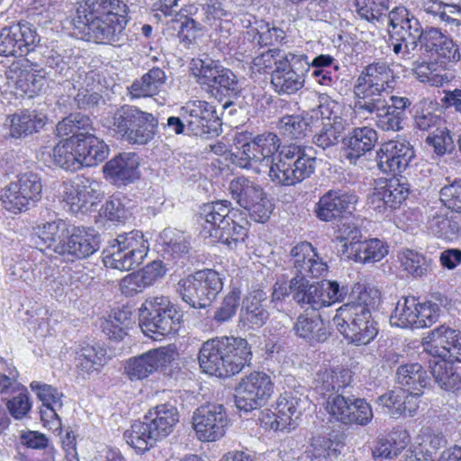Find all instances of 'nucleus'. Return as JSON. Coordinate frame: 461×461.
I'll use <instances>...</instances> for the list:
<instances>
[{"label": "nucleus", "instance_id": "f257e3e1", "mask_svg": "<svg viewBox=\"0 0 461 461\" xmlns=\"http://www.w3.org/2000/svg\"><path fill=\"white\" fill-rule=\"evenodd\" d=\"M252 357L251 346L246 339L223 336L203 342L198 360L204 373L224 378L250 366Z\"/></svg>", "mask_w": 461, "mask_h": 461}, {"label": "nucleus", "instance_id": "f03ea898", "mask_svg": "<svg viewBox=\"0 0 461 461\" xmlns=\"http://www.w3.org/2000/svg\"><path fill=\"white\" fill-rule=\"evenodd\" d=\"M233 143V162L240 167L256 172L260 171L259 166L270 168L282 148L278 136L268 131L258 135L248 131L237 132Z\"/></svg>", "mask_w": 461, "mask_h": 461}, {"label": "nucleus", "instance_id": "7ed1b4c3", "mask_svg": "<svg viewBox=\"0 0 461 461\" xmlns=\"http://www.w3.org/2000/svg\"><path fill=\"white\" fill-rule=\"evenodd\" d=\"M104 125L118 139L132 145H145L158 131V121L150 113L124 104L117 108Z\"/></svg>", "mask_w": 461, "mask_h": 461}, {"label": "nucleus", "instance_id": "20e7f679", "mask_svg": "<svg viewBox=\"0 0 461 461\" xmlns=\"http://www.w3.org/2000/svg\"><path fill=\"white\" fill-rule=\"evenodd\" d=\"M269 169V177L276 185L292 186L309 178L316 168L312 147L283 145Z\"/></svg>", "mask_w": 461, "mask_h": 461}, {"label": "nucleus", "instance_id": "39448f33", "mask_svg": "<svg viewBox=\"0 0 461 461\" xmlns=\"http://www.w3.org/2000/svg\"><path fill=\"white\" fill-rule=\"evenodd\" d=\"M182 319L176 306L164 296L148 298L140 308V326L145 335L155 339L177 332Z\"/></svg>", "mask_w": 461, "mask_h": 461}, {"label": "nucleus", "instance_id": "423d86ee", "mask_svg": "<svg viewBox=\"0 0 461 461\" xmlns=\"http://www.w3.org/2000/svg\"><path fill=\"white\" fill-rule=\"evenodd\" d=\"M148 250V241L141 231L124 232L109 241L104 249L103 262L106 267L129 271L143 262Z\"/></svg>", "mask_w": 461, "mask_h": 461}, {"label": "nucleus", "instance_id": "0eeeda50", "mask_svg": "<svg viewBox=\"0 0 461 461\" xmlns=\"http://www.w3.org/2000/svg\"><path fill=\"white\" fill-rule=\"evenodd\" d=\"M223 288L221 276L212 269H203L181 278L176 293L184 303L194 309H205L217 298Z\"/></svg>", "mask_w": 461, "mask_h": 461}, {"label": "nucleus", "instance_id": "6e6552de", "mask_svg": "<svg viewBox=\"0 0 461 461\" xmlns=\"http://www.w3.org/2000/svg\"><path fill=\"white\" fill-rule=\"evenodd\" d=\"M337 330L349 343L366 346L373 341L378 334V324L372 312L363 308H338L332 318Z\"/></svg>", "mask_w": 461, "mask_h": 461}, {"label": "nucleus", "instance_id": "1a4fd4ad", "mask_svg": "<svg viewBox=\"0 0 461 461\" xmlns=\"http://www.w3.org/2000/svg\"><path fill=\"white\" fill-rule=\"evenodd\" d=\"M76 29L87 41L95 42H118L123 29L121 23L114 24L102 13L94 12L86 4H79L76 8V14L72 18Z\"/></svg>", "mask_w": 461, "mask_h": 461}, {"label": "nucleus", "instance_id": "9d476101", "mask_svg": "<svg viewBox=\"0 0 461 461\" xmlns=\"http://www.w3.org/2000/svg\"><path fill=\"white\" fill-rule=\"evenodd\" d=\"M274 392V383L269 375L254 371L241 378L235 389L234 402L244 413L265 405Z\"/></svg>", "mask_w": 461, "mask_h": 461}, {"label": "nucleus", "instance_id": "9b49d317", "mask_svg": "<svg viewBox=\"0 0 461 461\" xmlns=\"http://www.w3.org/2000/svg\"><path fill=\"white\" fill-rule=\"evenodd\" d=\"M325 410L334 420L351 426H366L374 417L371 405L354 394L335 395L324 403Z\"/></svg>", "mask_w": 461, "mask_h": 461}, {"label": "nucleus", "instance_id": "f8f14e48", "mask_svg": "<svg viewBox=\"0 0 461 461\" xmlns=\"http://www.w3.org/2000/svg\"><path fill=\"white\" fill-rule=\"evenodd\" d=\"M42 184L40 176L33 172H26L5 187L1 195L2 203L7 211L14 213L26 211L41 197Z\"/></svg>", "mask_w": 461, "mask_h": 461}, {"label": "nucleus", "instance_id": "ddd939ff", "mask_svg": "<svg viewBox=\"0 0 461 461\" xmlns=\"http://www.w3.org/2000/svg\"><path fill=\"white\" fill-rule=\"evenodd\" d=\"M180 115L187 122L188 133L210 139L221 131V121L215 107L206 101H189L179 109Z\"/></svg>", "mask_w": 461, "mask_h": 461}, {"label": "nucleus", "instance_id": "4468645a", "mask_svg": "<svg viewBox=\"0 0 461 461\" xmlns=\"http://www.w3.org/2000/svg\"><path fill=\"white\" fill-rule=\"evenodd\" d=\"M41 38L27 23H12L0 29V56L24 57L33 51Z\"/></svg>", "mask_w": 461, "mask_h": 461}, {"label": "nucleus", "instance_id": "2eb2a0df", "mask_svg": "<svg viewBox=\"0 0 461 461\" xmlns=\"http://www.w3.org/2000/svg\"><path fill=\"white\" fill-rule=\"evenodd\" d=\"M192 420L198 439L203 442L219 440L230 425L228 414L221 404L209 403L198 407Z\"/></svg>", "mask_w": 461, "mask_h": 461}, {"label": "nucleus", "instance_id": "dca6fc26", "mask_svg": "<svg viewBox=\"0 0 461 461\" xmlns=\"http://www.w3.org/2000/svg\"><path fill=\"white\" fill-rule=\"evenodd\" d=\"M358 201L354 192L332 189L320 197L315 204L316 217L326 222H339L351 216Z\"/></svg>", "mask_w": 461, "mask_h": 461}, {"label": "nucleus", "instance_id": "f3484780", "mask_svg": "<svg viewBox=\"0 0 461 461\" xmlns=\"http://www.w3.org/2000/svg\"><path fill=\"white\" fill-rule=\"evenodd\" d=\"M388 32L395 41H406V51L417 50L418 40L423 27L419 19L405 6L399 5L388 13Z\"/></svg>", "mask_w": 461, "mask_h": 461}, {"label": "nucleus", "instance_id": "a211bd4d", "mask_svg": "<svg viewBox=\"0 0 461 461\" xmlns=\"http://www.w3.org/2000/svg\"><path fill=\"white\" fill-rule=\"evenodd\" d=\"M424 352L435 359L461 362V331L441 325L430 331Z\"/></svg>", "mask_w": 461, "mask_h": 461}, {"label": "nucleus", "instance_id": "6ab92c4d", "mask_svg": "<svg viewBox=\"0 0 461 461\" xmlns=\"http://www.w3.org/2000/svg\"><path fill=\"white\" fill-rule=\"evenodd\" d=\"M176 356L175 347L150 349L127 361L125 372L131 380H141L170 364Z\"/></svg>", "mask_w": 461, "mask_h": 461}, {"label": "nucleus", "instance_id": "aec40b11", "mask_svg": "<svg viewBox=\"0 0 461 461\" xmlns=\"http://www.w3.org/2000/svg\"><path fill=\"white\" fill-rule=\"evenodd\" d=\"M417 50L442 63L456 62L460 59L458 46L452 39L435 27H426L416 40Z\"/></svg>", "mask_w": 461, "mask_h": 461}, {"label": "nucleus", "instance_id": "412c9836", "mask_svg": "<svg viewBox=\"0 0 461 461\" xmlns=\"http://www.w3.org/2000/svg\"><path fill=\"white\" fill-rule=\"evenodd\" d=\"M72 227L61 219L39 224L33 228V232L28 237V246L41 251L47 249H51L61 256V247L66 244Z\"/></svg>", "mask_w": 461, "mask_h": 461}, {"label": "nucleus", "instance_id": "4be33fe9", "mask_svg": "<svg viewBox=\"0 0 461 461\" xmlns=\"http://www.w3.org/2000/svg\"><path fill=\"white\" fill-rule=\"evenodd\" d=\"M306 403V398L285 392L278 398L272 414H267L263 421L266 426L274 430L294 429L297 425L296 420L301 417Z\"/></svg>", "mask_w": 461, "mask_h": 461}, {"label": "nucleus", "instance_id": "5701e85b", "mask_svg": "<svg viewBox=\"0 0 461 461\" xmlns=\"http://www.w3.org/2000/svg\"><path fill=\"white\" fill-rule=\"evenodd\" d=\"M414 157V149L409 141L390 140L384 143L376 152L377 167L385 174L396 175L404 171Z\"/></svg>", "mask_w": 461, "mask_h": 461}, {"label": "nucleus", "instance_id": "b1692460", "mask_svg": "<svg viewBox=\"0 0 461 461\" xmlns=\"http://www.w3.org/2000/svg\"><path fill=\"white\" fill-rule=\"evenodd\" d=\"M409 194V184L393 177L379 183L375 187L373 194L368 197V203L374 210L384 213L387 210L399 208Z\"/></svg>", "mask_w": 461, "mask_h": 461}, {"label": "nucleus", "instance_id": "393cba45", "mask_svg": "<svg viewBox=\"0 0 461 461\" xmlns=\"http://www.w3.org/2000/svg\"><path fill=\"white\" fill-rule=\"evenodd\" d=\"M289 255L294 277L317 278L328 271L326 262L310 242L303 241L296 244L291 249Z\"/></svg>", "mask_w": 461, "mask_h": 461}, {"label": "nucleus", "instance_id": "a878e982", "mask_svg": "<svg viewBox=\"0 0 461 461\" xmlns=\"http://www.w3.org/2000/svg\"><path fill=\"white\" fill-rule=\"evenodd\" d=\"M100 248V236L95 230L74 226L61 247L62 257L68 260L85 259L95 254Z\"/></svg>", "mask_w": 461, "mask_h": 461}, {"label": "nucleus", "instance_id": "bb28decb", "mask_svg": "<svg viewBox=\"0 0 461 461\" xmlns=\"http://www.w3.org/2000/svg\"><path fill=\"white\" fill-rule=\"evenodd\" d=\"M270 316L267 307V294L262 289L250 291L242 300L240 323L247 329L263 327Z\"/></svg>", "mask_w": 461, "mask_h": 461}, {"label": "nucleus", "instance_id": "cd10ccee", "mask_svg": "<svg viewBox=\"0 0 461 461\" xmlns=\"http://www.w3.org/2000/svg\"><path fill=\"white\" fill-rule=\"evenodd\" d=\"M224 73L225 76L221 77L217 89L212 92V96L222 103V109L225 112L230 107L244 109L249 106V101L254 99L253 95L246 93L231 69L228 68Z\"/></svg>", "mask_w": 461, "mask_h": 461}, {"label": "nucleus", "instance_id": "c85d7f7f", "mask_svg": "<svg viewBox=\"0 0 461 461\" xmlns=\"http://www.w3.org/2000/svg\"><path fill=\"white\" fill-rule=\"evenodd\" d=\"M140 157L134 152L121 153L103 167L104 176L113 184L127 185L140 176L138 167Z\"/></svg>", "mask_w": 461, "mask_h": 461}, {"label": "nucleus", "instance_id": "c756f323", "mask_svg": "<svg viewBox=\"0 0 461 461\" xmlns=\"http://www.w3.org/2000/svg\"><path fill=\"white\" fill-rule=\"evenodd\" d=\"M377 141L378 133L370 126L355 127L342 139L346 157L354 163L372 151Z\"/></svg>", "mask_w": 461, "mask_h": 461}, {"label": "nucleus", "instance_id": "7c9ffc66", "mask_svg": "<svg viewBox=\"0 0 461 461\" xmlns=\"http://www.w3.org/2000/svg\"><path fill=\"white\" fill-rule=\"evenodd\" d=\"M249 232V221L246 213L239 210V216L227 217L220 226L209 229V234L215 240L221 242L230 249H236L245 241Z\"/></svg>", "mask_w": 461, "mask_h": 461}, {"label": "nucleus", "instance_id": "2f4dec72", "mask_svg": "<svg viewBox=\"0 0 461 461\" xmlns=\"http://www.w3.org/2000/svg\"><path fill=\"white\" fill-rule=\"evenodd\" d=\"M293 330L296 336L312 346L325 342L331 334L329 323L320 314H300Z\"/></svg>", "mask_w": 461, "mask_h": 461}, {"label": "nucleus", "instance_id": "473e14b6", "mask_svg": "<svg viewBox=\"0 0 461 461\" xmlns=\"http://www.w3.org/2000/svg\"><path fill=\"white\" fill-rule=\"evenodd\" d=\"M69 82L73 88L77 91L74 96V102L77 108L86 110L99 104L102 95L95 91L98 83L95 82L92 71H73Z\"/></svg>", "mask_w": 461, "mask_h": 461}, {"label": "nucleus", "instance_id": "72a5a7b5", "mask_svg": "<svg viewBox=\"0 0 461 461\" xmlns=\"http://www.w3.org/2000/svg\"><path fill=\"white\" fill-rule=\"evenodd\" d=\"M143 419L153 434L161 440L167 437L179 420L176 407L170 402L158 404L149 411Z\"/></svg>", "mask_w": 461, "mask_h": 461}, {"label": "nucleus", "instance_id": "f704fd0d", "mask_svg": "<svg viewBox=\"0 0 461 461\" xmlns=\"http://www.w3.org/2000/svg\"><path fill=\"white\" fill-rule=\"evenodd\" d=\"M228 68L221 65V61L212 59L208 55L193 59V74L197 83L212 95V92L221 84V77L225 76L224 71Z\"/></svg>", "mask_w": 461, "mask_h": 461}, {"label": "nucleus", "instance_id": "c9c22d12", "mask_svg": "<svg viewBox=\"0 0 461 461\" xmlns=\"http://www.w3.org/2000/svg\"><path fill=\"white\" fill-rule=\"evenodd\" d=\"M30 387L36 393L37 397L42 402V406L45 407V410H41V419H53L51 420V428L55 430H61V421L58 415V411L63 406L61 400L63 393H59L58 389L52 385L38 381L32 382Z\"/></svg>", "mask_w": 461, "mask_h": 461}, {"label": "nucleus", "instance_id": "e433bc0d", "mask_svg": "<svg viewBox=\"0 0 461 461\" xmlns=\"http://www.w3.org/2000/svg\"><path fill=\"white\" fill-rule=\"evenodd\" d=\"M47 117L35 110H23L7 116L10 136L24 138L40 131L46 124Z\"/></svg>", "mask_w": 461, "mask_h": 461}, {"label": "nucleus", "instance_id": "4c0bfd02", "mask_svg": "<svg viewBox=\"0 0 461 461\" xmlns=\"http://www.w3.org/2000/svg\"><path fill=\"white\" fill-rule=\"evenodd\" d=\"M355 102L354 109L361 115H371L383 105L386 100L383 97L385 93L378 87L369 86L357 79L353 89Z\"/></svg>", "mask_w": 461, "mask_h": 461}, {"label": "nucleus", "instance_id": "58836bf2", "mask_svg": "<svg viewBox=\"0 0 461 461\" xmlns=\"http://www.w3.org/2000/svg\"><path fill=\"white\" fill-rule=\"evenodd\" d=\"M167 83L166 72L153 67L128 87L131 98L152 97L158 95Z\"/></svg>", "mask_w": 461, "mask_h": 461}, {"label": "nucleus", "instance_id": "ea45409f", "mask_svg": "<svg viewBox=\"0 0 461 461\" xmlns=\"http://www.w3.org/2000/svg\"><path fill=\"white\" fill-rule=\"evenodd\" d=\"M77 146L83 167L96 166L109 155L108 145L94 134L77 136Z\"/></svg>", "mask_w": 461, "mask_h": 461}, {"label": "nucleus", "instance_id": "a19ab883", "mask_svg": "<svg viewBox=\"0 0 461 461\" xmlns=\"http://www.w3.org/2000/svg\"><path fill=\"white\" fill-rule=\"evenodd\" d=\"M106 350L98 344L82 343L76 351V367L83 376L99 371L105 363Z\"/></svg>", "mask_w": 461, "mask_h": 461}, {"label": "nucleus", "instance_id": "79ce46f5", "mask_svg": "<svg viewBox=\"0 0 461 461\" xmlns=\"http://www.w3.org/2000/svg\"><path fill=\"white\" fill-rule=\"evenodd\" d=\"M357 79L387 94L395 86L394 72L385 62H374L366 66Z\"/></svg>", "mask_w": 461, "mask_h": 461}, {"label": "nucleus", "instance_id": "37998d69", "mask_svg": "<svg viewBox=\"0 0 461 461\" xmlns=\"http://www.w3.org/2000/svg\"><path fill=\"white\" fill-rule=\"evenodd\" d=\"M162 257L166 260H180L189 253L190 236L183 231L167 228L161 234ZM177 263V261H176Z\"/></svg>", "mask_w": 461, "mask_h": 461}, {"label": "nucleus", "instance_id": "c03bdc74", "mask_svg": "<svg viewBox=\"0 0 461 461\" xmlns=\"http://www.w3.org/2000/svg\"><path fill=\"white\" fill-rule=\"evenodd\" d=\"M348 127L347 120L340 116L328 118V122H322L321 128L314 134L312 141L323 149L333 147L339 141L342 142Z\"/></svg>", "mask_w": 461, "mask_h": 461}, {"label": "nucleus", "instance_id": "a18cd8bd", "mask_svg": "<svg viewBox=\"0 0 461 461\" xmlns=\"http://www.w3.org/2000/svg\"><path fill=\"white\" fill-rule=\"evenodd\" d=\"M294 301L302 308L308 307L312 310L322 308V299L320 282L311 283L303 276L294 277Z\"/></svg>", "mask_w": 461, "mask_h": 461}, {"label": "nucleus", "instance_id": "49530a36", "mask_svg": "<svg viewBox=\"0 0 461 461\" xmlns=\"http://www.w3.org/2000/svg\"><path fill=\"white\" fill-rule=\"evenodd\" d=\"M52 158L56 166L68 170L77 171L83 167L77 152V136H70L58 143L52 149Z\"/></svg>", "mask_w": 461, "mask_h": 461}, {"label": "nucleus", "instance_id": "de8ad7c7", "mask_svg": "<svg viewBox=\"0 0 461 461\" xmlns=\"http://www.w3.org/2000/svg\"><path fill=\"white\" fill-rule=\"evenodd\" d=\"M429 363L430 374L441 389L453 393L461 389V375L452 364L438 359L429 360Z\"/></svg>", "mask_w": 461, "mask_h": 461}, {"label": "nucleus", "instance_id": "09e8293b", "mask_svg": "<svg viewBox=\"0 0 461 461\" xmlns=\"http://www.w3.org/2000/svg\"><path fill=\"white\" fill-rule=\"evenodd\" d=\"M396 381L408 391L422 390L430 384V377L419 363L401 365L396 371Z\"/></svg>", "mask_w": 461, "mask_h": 461}, {"label": "nucleus", "instance_id": "8fccbe9b", "mask_svg": "<svg viewBox=\"0 0 461 461\" xmlns=\"http://www.w3.org/2000/svg\"><path fill=\"white\" fill-rule=\"evenodd\" d=\"M229 192L233 200L245 210L264 194L262 187L245 176H240L230 181Z\"/></svg>", "mask_w": 461, "mask_h": 461}, {"label": "nucleus", "instance_id": "3c124183", "mask_svg": "<svg viewBox=\"0 0 461 461\" xmlns=\"http://www.w3.org/2000/svg\"><path fill=\"white\" fill-rule=\"evenodd\" d=\"M124 438L128 445L139 453H144L153 447L159 440L150 430L146 420L135 421L129 429L124 432Z\"/></svg>", "mask_w": 461, "mask_h": 461}, {"label": "nucleus", "instance_id": "603ef678", "mask_svg": "<svg viewBox=\"0 0 461 461\" xmlns=\"http://www.w3.org/2000/svg\"><path fill=\"white\" fill-rule=\"evenodd\" d=\"M344 444L340 441H332L322 436H315L305 451L307 457L318 461H338L341 455Z\"/></svg>", "mask_w": 461, "mask_h": 461}, {"label": "nucleus", "instance_id": "864d4df0", "mask_svg": "<svg viewBox=\"0 0 461 461\" xmlns=\"http://www.w3.org/2000/svg\"><path fill=\"white\" fill-rule=\"evenodd\" d=\"M388 254V247L378 239L365 240L350 249L348 258L359 263L378 262Z\"/></svg>", "mask_w": 461, "mask_h": 461}, {"label": "nucleus", "instance_id": "5fc2aeb1", "mask_svg": "<svg viewBox=\"0 0 461 461\" xmlns=\"http://www.w3.org/2000/svg\"><path fill=\"white\" fill-rule=\"evenodd\" d=\"M84 3L89 5L92 11L102 13L113 20L114 24L120 23L123 30L129 22V7L121 0H86Z\"/></svg>", "mask_w": 461, "mask_h": 461}, {"label": "nucleus", "instance_id": "6e6d98bb", "mask_svg": "<svg viewBox=\"0 0 461 461\" xmlns=\"http://www.w3.org/2000/svg\"><path fill=\"white\" fill-rule=\"evenodd\" d=\"M418 306L419 301L414 296L402 297L397 302L394 311L391 314V324L400 328L415 329L418 320Z\"/></svg>", "mask_w": 461, "mask_h": 461}, {"label": "nucleus", "instance_id": "4d7b16f0", "mask_svg": "<svg viewBox=\"0 0 461 461\" xmlns=\"http://www.w3.org/2000/svg\"><path fill=\"white\" fill-rule=\"evenodd\" d=\"M429 229L439 239L454 240L461 234V225L456 217L435 212L429 216Z\"/></svg>", "mask_w": 461, "mask_h": 461}, {"label": "nucleus", "instance_id": "13d9d810", "mask_svg": "<svg viewBox=\"0 0 461 461\" xmlns=\"http://www.w3.org/2000/svg\"><path fill=\"white\" fill-rule=\"evenodd\" d=\"M200 215L211 225L210 229H215L225 221L227 217L239 216V209L232 208L231 203L228 200H218L203 204Z\"/></svg>", "mask_w": 461, "mask_h": 461}, {"label": "nucleus", "instance_id": "bf43d9fd", "mask_svg": "<svg viewBox=\"0 0 461 461\" xmlns=\"http://www.w3.org/2000/svg\"><path fill=\"white\" fill-rule=\"evenodd\" d=\"M305 79L301 78L284 66L272 70L271 85L278 95H293L302 89Z\"/></svg>", "mask_w": 461, "mask_h": 461}, {"label": "nucleus", "instance_id": "052dcab7", "mask_svg": "<svg viewBox=\"0 0 461 461\" xmlns=\"http://www.w3.org/2000/svg\"><path fill=\"white\" fill-rule=\"evenodd\" d=\"M356 12L370 23H384L388 20L389 0H356Z\"/></svg>", "mask_w": 461, "mask_h": 461}, {"label": "nucleus", "instance_id": "680f3d73", "mask_svg": "<svg viewBox=\"0 0 461 461\" xmlns=\"http://www.w3.org/2000/svg\"><path fill=\"white\" fill-rule=\"evenodd\" d=\"M99 195V183L97 181L81 178L76 185L70 186L68 199L72 204H77L81 207L86 203L94 204Z\"/></svg>", "mask_w": 461, "mask_h": 461}, {"label": "nucleus", "instance_id": "e2e57ef3", "mask_svg": "<svg viewBox=\"0 0 461 461\" xmlns=\"http://www.w3.org/2000/svg\"><path fill=\"white\" fill-rule=\"evenodd\" d=\"M309 120L301 115H285L279 120L277 127L284 137L302 140L312 131Z\"/></svg>", "mask_w": 461, "mask_h": 461}, {"label": "nucleus", "instance_id": "0e129e2a", "mask_svg": "<svg viewBox=\"0 0 461 461\" xmlns=\"http://www.w3.org/2000/svg\"><path fill=\"white\" fill-rule=\"evenodd\" d=\"M357 295L352 301L342 304L341 308H360L366 312H371L372 310L378 307L381 302V292L375 286L360 285L357 284Z\"/></svg>", "mask_w": 461, "mask_h": 461}, {"label": "nucleus", "instance_id": "69168bd1", "mask_svg": "<svg viewBox=\"0 0 461 461\" xmlns=\"http://www.w3.org/2000/svg\"><path fill=\"white\" fill-rule=\"evenodd\" d=\"M102 210L107 220L115 222H122L132 214L131 200L125 195H113L106 201Z\"/></svg>", "mask_w": 461, "mask_h": 461}, {"label": "nucleus", "instance_id": "338daca9", "mask_svg": "<svg viewBox=\"0 0 461 461\" xmlns=\"http://www.w3.org/2000/svg\"><path fill=\"white\" fill-rule=\"evenodd\" d=\"M414 124L417 129L423 131L430 130L437 131L446 124L445 119L440 111H433L430 108H425L422 103L414 106Z\"/></svg>", "mask_w": 461, "mask_h": 461}, {"label": "nucleus", "instance_id": "774afa93", "mask_svg": "<svg viewBox=\"0 0 461 461\" xmlns=\"http://www.w3.org/2000/svg\"><path fill=\"white\" fill-rule=\"evenodd\" d=\"M284 50L274 48L256 56L251 62V69L258 73H271L275 68H279L286 61L283 58Z\"/></svg>", "mask_w": 461, "mask_h": 461}]
</instances>
